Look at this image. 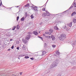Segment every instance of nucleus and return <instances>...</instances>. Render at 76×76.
Instances as JSON below:
<instances>
[{
    "instance_id": "f257e3e1",
    "label": "nucleus",
    "mask_w": 76,
    "mask_h": 76,
    "mask_svg": "<svg viewBox=\"0 0 76 76\" xmlns=\"http://www.w3.org/2000/svg\"><path fill=\"white\" fill-rule=\"evenodd\" d=\"M66 38V34H61L60 36L58 38V39L61 41H64L65 38Z\"/></svg>"
},
{
    "instance_id": "f03ea898",
    "label": "nucleus",
    "mask_w": 76,
    "mask_h": 76,
    "mask_svg": "<svg viewBox=\"0 0 76 76\" xmlns=\"http://www.w3.org/2000/svg\"><path fill=\"white\" fill-rule=\"evenodd\" d=\"M28 34H29L27 35V36L26 37V39H27V40H28L30 38H31V35H32V33H31V32H28Z\"/></svg>"
},
{
    "instance_id": "7ed1b4c3",
    "label": "nucleus",
    "mask_w": 76,
    "mask_h": 76,
    "mask_svg": "<svg viewBox=\"0 0 76 76\" xmlns=\"http://www.w3.org/2000/svg\"><path fill=\"white\" fill-rule=\"evenodd\" d=\"M57 61L56 60L53 63V64L52 65L51 68H53L54 67H56V66H57Z\"/></svg>"
},
{
    "instance_id": "20e7f679",
    "label": "nucleus",
    "mask_w": 76,
    "mask_h": 76,
    "mask_svg": "<svg viewBox=\"0 0 76 76\" xmlns=\"http://www.w3.org/2000/svg\"><path fill=\"white\" fill-rule=\"evenodd\" d=\"M27 40H28L26 39V38L25 39H22L23 42L24 43V44H26V42H27Z\"/></svg>"
},
{
    "instance_id": "39448f33",
    "label": "nucleus",
    "mask_w": 76,
    "mask_h": 76,
    "mask_svg": "<svg viewBox=\"0 0 76 76\" xmlns=\"http://www.w3.org/2000/svg\"><path fill=\"white\" fill-rule=\"evenodd\" d=\"M32 7L35 11H38V10H37L38 7H36L35 6H33Z\"/></svg>"
},
{
    "instance_id": "423d86ee",
    "label": "nucleus",
    "mask_w": 76,
    "mask_h": 76,
    "mask_svg": "<svg viewBox=\"0 0 76 76\" xmlns=\"http://www.w3.org/2000/svg\"><path fill=\"white\" fill-rule=\"evenodd\" d=\"M42 16L44 18H47V14L45 12H43L42 14Z\"/></svg>"
},
{
    "instance_id": "0eeeda50",
    "label": "nucleus",
    "mask_w": 76,
    "mask_h": 76,
    "mask_svg": "<svg viewBox=\"0 0 76 76\" xmlns=\"http://www.w3.org/2000/svg\"><path fill=\"white\" fill-rule=\"evenodd\" d=\"M51 38H52L53 41H55L56 40V38H55V37L53 35H51Z\"/></svg>"
},
{
    "instance_id": "6e6552de",
    "label": "nucleus",
    "mask_w": 76,
    "mask_h": 76,
    "mask_svg": "<svg viewBox=\"0 0 76 76\" xmlns=\"http://www.w3.org/2000/svg\"><path fill=\"white\" fill-rule=\"evenodd\" d=\"M72 23H73V22H71L67 24V25L69 26V27H72Z\"/></svg>"
},
{
    "instance_id": "1a4fd4ad",
    "label": "nucleus",
    "mask_w": 76,
    "mask_h": 76,
    "mask_svg": "<svg viewBox=\"0 0 76 76\" xmlns=\"http://www.w3.org/2000/svg\"><path fill=\"white\" fill-rule=\"evenodd\" d=\"M46 12V16L47 15L48 16H50V13H49V12H48V11H45Z\"/></svg>"
},
{
    "instance_id": "9d476101",
    "label": "nucleus",
    "mask_w": 76,
    "mask_h": 76,
    "mask_svg": "<svg viewBox=\"0 0 76 76\" xmlns=\"http://www.w3.org/2000/svg\"><path fill=\"white\" fill-rule=\"evenodd\" d=\"M33 33L35 35H37L38 34V32L37 31H33Z\"/></svg>"
},
{
    "instance_id": "9b49d317",
    "label": "nucleus",
    "mask_w": 76,
    "mask_h": 76,
    "mask_svg": "<svg viewBox=\"0 0 76 76\" xmlns=\"http://www.w3.org/2000/svg\"><path fill=\"white\" fill-rule=\"evenodd\" d=\"M25 17H23L21 18V21L22 22H23L25 20Z\"/></svg>"
},
{
    "instance_id": "f8f14e48",
    "label": "nucleus",
    "mask_w": 76,
    "mask_h": 76,
    "mask_svg": "<svg viewBox=\"0 0 76 76\" xmlns=\"http://www.w3.org/2000/svg\"><path fill=\"white\" fill-rule=\"evenodd\" d=\"M25 15L24 16V17L25 18H26V17H27L28 16V14H27V12H25Z\"/></svg>"
},
{
    "instance_id": "ddd939ff",
    "label": "nucleus",
    "mask_w": 76,
    "mask_h": 76,
    "mask_svg": "<svg viewBox=\"0 0 76 76\" xmlns=\"http://www.w3.org/2000/svg\"><path fill=\"white\" fill-rule=\"evenodd\" d=\"M67 11H68V10H66L65 11V12H63V13H61L62 15H61V16H63V15H65V12H67Z\"/></svg>"
},
{
    "instance_id": "4468645a",
    "label": "nucleus",
    "mask_w": 76,
    "mask_h": 76,
    "mask_svg": "<svg viewBox=\"0 0 76 76\" xmlns=\"http://www.w3.org/2000/svg\"><path fill=\"white\" fill-rule=\"evenodd\" d=\"M42 56H44V55H45V54L46 53H47V52H46L45 51H44L42 52Z\"/></svg>"
},
{
    "instance_id": "2eb2a0df",
    "label": "nucleus",
    "mask_w": 76,
    "mask_h": 76,
    "mask_svg": "<svg viewBox=\"0 0 76 76\" xmlns=\"http://www.w3.org/2000/svg\"><path fill=\"white\" fill-rule=\"evenodd\" d=\"M44 48L47 47V44H46V43H45V44H44Z\"/></svg>"
},
{
    "instance_id": "dca6fc26",
    "label": "nucleus",
    "mask_w": 76,
    "mask_h": 76,
    "mask_svg": "<svg viewBox=\"0 0 76 76\" xmlns=\"http://www.w3.org/2000/svg\"><path fill=\"white\" fill-rule=\"evenodd\" d=\"M54 28L55 29H56V30H58V28L57 26L54 27Z\"/></svg>"
},
{
    "instance_id": "f3484780",
    "label": "nucleus",
    "mask_w": 76,
    "mask_h": 76,
    "mask_svg": "<svg viewBox=\"0 0 76 76\" xmlns=\"http://www.w3.org/2000/svg\"><path fill=\"white\" fill-rule=\"evenodd\" d=\"M76 14V12H73L72 14L71 15L72 16H74V15H75Z\"/></svg>"
},
{
    "instance_id": "a211bd4d",
    "label": "nucleus",
    "mask_w": 76,
    "mask_h": 76,
    "mask_svg": "<svg viewBox=\"0 0 76 76\" xmlns=\"http://www.w3.org/2000/svg\"><path fill=\"white\" fill-rule=\"evenodd\" d=\"M25 7H29V4L28 3L25 6Z\"/></svg>"
},
{
    "instance_id": "6ab92c4d",
    "label": "nucleus",
    "mask_w": 76,
    "mask_h": 76,
    "mask_svg": "<svg viewBox=\"0 0 76 76\" xmlns=\"http://www.w3.org/2000/svg\"><path fill=\"white\" fill-rule=\"evenodd\" d=\"M20 28V27H19V25H18L17 26L16 28L17 29H19Z\"/></svg>"
},
{
    "instance_id": "aec40b11",
    "label": "nucleus",
    "mask_w": 76,
    "mask_h": 76,
    "mask_svg": "<svg viewBox=\"0 0 76 76\" xmlns=\"http://www.w3.org/2000/svg\"><path fill=\"white\" fill-rule=\"evenodd\" d=\"M16 28V26H14L12 27V30H13V31H14Z\"/></svg>"
},
{
    "instance_id": "412c9836",
    "label": "nucleus",
    "mask_w": 76,
    "mask_h": 76,
    "mask_svg": "<svg viewBox=\"0 0 76 76\" xmlns=\"http://www.w3.org/2000/svg\"><path fill=\"white\" fill-rule=\"evenodd\" d=\"M72 7H73V4L70 6V8H69V10H70L71 9H72Z\"/></svg>"
},
{
    "instance_id": "4be33fe9",
    "label": "nucleus",
    "mask_w": 76,
    "mask_h": 76,
    "mask_svg": "<svg viewBox=\"0 0 76 76\" xmlns=\"http://www.w3.org/2000/svg\"><path fill=\"white\" fill-rule=\"evenodd\" d=\"M49 31H50V32H51V33H53V30L50 29L49 30Z\"/></svg>"
},
{
    "instance_id": "5701e85b",
    "label": "nucleus",
    "mask_w": 76,
    "mask_h": 76,
    "mask_svg": "<svg viewBox=\"0 0 76 76\" xmlns=\"http://www.w3.org/2000/svg\"><path fill=\"white\" fill-rule=\"evenodd\" d=\"M38 38H41V39H42V41H43V38H42V37H39V36H38Z\"/></svg>"
},
{
    "instance_id": "b1692460",
    "label": "nucleus",
    "mask_w": 76,
    "mask_h": 76,
    "mask_svg": "<svg viewBox=\"0 0 76 76\" xmlns=\"http://www.w3.org/2000/svg\"><path fill=\"white\" fill-rule=\"evenodd\" d=\"M65 29H66V31H69V28H68V27H67V26L65 27Z\"/></svg>"
},
{
    "instance_id": "393cba45",
    "label": "nucleus",
    "mask_w": 76,
    "mask_h": 76,
    "mask_svg": "<svg viewBox=\"0 0 76 76\" xmlns=\"http://www.w3.org/2000/svg\"><path fill=\"white\" fill-rule=\"evenodd\" d=\"M24 58H29V57L28 56H26Z\"/></svg>"
},
{
    "instance_id": "a878e982",
    "label": "nucleus",
    "mask_w": 76,
    "mask_h": 76,
    "mask_svg": "<svg viewBox=\"0 0 76 76\" xmlns=\"http://www.w3.org/2000/svg\"><path fill=\"white\" fill-rule=\"evenodd\" d=\"M74 23H76V19H75L73 20Z\"/></svg>"
},
{
    "instance_id": "bb28decb",
    "label": "nucleus",
    "mask_w": 76,
    "mask_h": 76,
    "mask_svg": "<svg viewBox=\"0 0 76 76\" xmlns=\"http://www.w3.org/2000/svg\"><path fill=\"white\" fill-rule=\"evenodd\" d=\"M23 49L24 50V49H25V45H23V46L22 47Z\"/></svg>"
},
{
    "instance_id": "cd10ccee",
    "label": "nucleus",
    "mask_w": 76,
    "mask_h": 76,
    "mask_svg": "<svg viewBox=\"0 0 76 76\" xmlns=\"http://www.w3.org/2000/svg\"><path fill=\"white\" fill-rule=\"evenodd\" d=\"M30 17L31 18V19H33L34 18V16H33V15H31V16H30Z\"/></svg>"
},
{
    "instance_id": "c85d7f7f",
    "label": "nucleus",
    "mask_w": 76,
    "mask_h": 76,
    "mask_svg": "<svg viewBox=\"0 0 76 76\" xmlns=\"http://www.w3.org/2000/svg\"><path fill=\"white\" fill-rule=\"evenodd\" d=\"M56 53L57 55H59V52L58 51L56 52Z\"/></svg>"
},
{
    "instance_id": "c756f323",
    "label": "nucleus",
    "mask_w": 76,
    "mask_h": 76,
    "mask_svg": "<svg viewBox=\"0 0 76 76\" xmlns=\"http://www.w3.org/2000/svg\"><path fill=\"white\" fill-rule=\"evenodd\" d=\"M2 5V2H1V3H0V7Z\"/></svg>"
},
{
    "instance_id": "7c9ffc66",
    "label": "nucleus",
    "mask_w": 76,
    "mask_h": 76,
    "mask_svg": "<svg viewBox=\"0 0 76 76\" xmlns=\"http://www.w3.org/2000/svg\"><path fill=\"white\" fill-rule=\"evenodd\" d=\"M30 59L31 60H34V58L33 57L31 58Z\"/></svg>"
},
{
    "instance_id": "2f4dec72",
    "label": "nucleus",
    "mask_w": 76,
    "mask_h": 76,
    "mask_svg": "<svg viewBox=\"0 0 76 76\" xmlns=\"http://www.w3.org/2000/svg\"><path fill=\"white\" fill-rule=\"evenodd\" d=\"M73 6L75 7H76V4L75 3H74Z\"/></svg>"
},
{
    "instance_id": "473e14b6",
    "label": "nucleus",
    "mask_w": 76,
    "mask_h": 76,
    "mask_svg": "<svg viewBox=\"0 0 76 76\" xmlns=\"http://www.w3.org/2000/svg\"><path fill=\"white\" fill-rule=\"evenodd\" d=\"M42 10L43 11H45V8H42Z\"/></svg>"
},
{
    "instance_id": "72a5a7b5",
    "label": "nucleus",
    "mask_w": 76,
    "mask_h": 76,
    "mask_svg": "<svg viewBox=\"0 0 76 76\" xmlns=\"http://www.w3.org/2000/svg\"><path fill=\"white\" fill-rule=\"evenodd\" d=\"M19 17L18 16L17 17V20H19Z\"/></svg>"
},
{
    "instance_id": "f704fd0d",
    "label": "nucleus",
    "mask_w": 76,
    "mask_h": 76,
    "mask_svg": "<svg viewBox=\"0 0 76 76\" xmlns=\"http://www.w3.org/2000/svg\"><path fill=\"white\" fill-rule=\"evenodd\" d=\"M49 36H46L45 37L46 38H47L48 39H49Z\"/></svg>"
},
{
    "instance_id": "c9c22d12",
    "label": "nucleus",
    "mask_w": 76,
    "mask_h": 76,
    "mask_svg": "<svg viewBox=\"0 0 76 76\" xmlns=\"http://www.w3.org/2000/svg\"><path fill=\"white\" fill-rule=\"evenodd\" d=\"M11 48H12V49H13V48H14V45L12 46L11 47Z\"/></svg>"
},
{
    "instance_id": "e433bc0d",
    "label": "nucleus",
    "mask_w": 76,
    "mask_h": 76,
    "mask_svg": "<svg viewBox=\"0 0 76 76\" xmlns=\"http://www.w3.org/2000/svg\"><path fill=\"white\" fill-rule=\"evenodd\" d=\"M56 45H52V47L53 48H55V47H56Z\"/></svg>"
},
{
    "instance_id": "4c0bfd02",
    "label": "nucleus",
    "mask_w": 76,
    "mask_h": 76,
    "mask_svg": "<svg viewBox=\"0 0 76 76\" xmlns=\"http://www.w3.org/2000/svg\"><path fill=\"white\" fill-rule=\"evenodd\" d=\"M66 25L64 26H63V28H64V29H65V28H66Z\"/></svg>"
},
{
    "instance_id": "58836bf2",
    "label": "nucleus",
    "mask_w": 76,
    "mask_h": 76,
    "mask_svg": "<svg viewBox=\"0 0 76 76\" xmlns=\"http://www.w3.org/2000/svg\"><path fill=\"white\" fill-rule=\"evenodd\" d=\"M45 34H48V32L47 31L45 32Z\"/></svg>"
},
{
    "instance_id": "ea45409f",
    "label": "nucleus",
    "mask_w": 76,
    "mask_h": 76,
    "mask_svg": "<svg viewBox=\"0 0 76 76\" xmlns=\"http://www.w3.org/2000/svg\"><path fill=\"white\" fill-rule=\"evenodd\" d=\"M16 49L18 50H19V47H17L16 48Z\"/></svg>"
},
{
    "instance_id": "a19ab883",
    "label": "nucleus",
    "mask_w": 76,
    "mask_h": 76,
    "mask_svg": "<svg viewBox=\"0 0 76 76\" xmlns=\"http://www.w3.org/2000/svg\"><path fill=\"white\" fill-rule=\"evenodd\" d=\"M48 34L49 35H51V33H50V32H48Z\"/></svg>"
},
{
    "instance_id": "79ce46f5",
    "label": "nucleus",
    "mask_w": 76,
    "mask_h": 76,
    "mask_svg": "<svg viewBox=\"0 0 76 76\" xmlns=\"http://www.w3.org/2000/svg\"><path fill=\"white\" fill-rule=\"evenodd\" d=\"M51 38V36H49V39H50V38Z\"/></svg>"
},
{
    "instance_id": "37998d69",
    "label": "nucleus",
    "mask_w": 76,
    "mask_h": 76,
    "mask_svg": "<svg viewBox=\"0 0 76 76\" xmlns=\"http://www.w3.org/2000/svg\"><path fill=\"white\" fill-rule=\"evenodd\" d=\"M43 35L44 37H46V35H45V34H43Z\"/></svg>"
},
{
    "instance_id": "c03bdc74",
    "label": "nucleus",
    "mask_w": 76,
    "mask_h": 76,
    "mask_svg": "<svg viewBox=\"0 0 76 76\" xmlns=\"http://www.w3.org/2000/svg\"><path fill=\"white\" fill-rule=\"evenodd\" d=\"M18 56L20 57H23V56H22V55H21Z\"/></svg>"
},
{
    "instance_id": "a18cd8bd",
    "label": "nucleus",
    "mask_w": 76,
    "mask_h": 76,
    "mask_svg": "<svg viewBox=\"0 0 76 76\" xmlns=\"http://www.w3.org/2000/svg\"><path fill=\"white\" fill-rule=\"evenodd\" d=\"M42 24V22H41V23H39V25H41Z\"/></svg>"
},
{
    "instance_id": "49530a36",
    "label": "nucleus",
    "mask_w": 76,
    "mask_h": 76,
    "mask_svg": "<svg viewBox=\"0 0 76 76\" xmlns=\"http://www.w3.org/2000/svg\"><path fill=\"white\" fill-rule=\"evenodd\" d=\"M12 76H16V75H15V74H12Z\"/></svg>"
},
{
    "instance_id": "de8ad7c7",
    "label": "nucleus",
    "mask_w": 76,
    "mask_h": 76,
    "mask_svg": "<svg viewBox=\"0 0 76 76\" xmlns=\"http://www.w3.org/2000/svg\"><path fill=\"white\" fill-rule=\"evenodd\" d=\"M20 75H21L22 74V72H20Z\"/></svg>"
},
{
    "instance_id": "09e8293b",
    "label": "nucleus",
    "mask_w": 76,
    "mask_h": 76,
    "mask_svg": "<svg viewBox=\"0 0 76 76\" xmlns=\"http://www.w3.org/2000/svg\"><path fill=\"white\" fill-rule=\"evenodd\" d=\"M58 76H61V74H59L58 75Z\"/></svg>"
},
{
    "instance_id": "8fccbe9b",
    "label": "nucleus",
    "mask_w": 76,
    "mask_h": 76,
    "mask_svg": "<svg viewBox=\"0 0 76 76\" xmlns=\"http://www.w3.org/2000/svg\"><path fill=\"white\" fill-rule=\"evenodd\" d=\"M10 41H13V39H10Z\"/></svg>"
},
{
    "instance_id": "3c124183",
    "label": "nucleus",
    "mask_w": 76,
    "mask_h": 76,
    "mask_svg": "<svg viewBox=\"0 0 76 76\" xmlns=\"http://www.w3.org/2000/svg\"><path fill=\"white\" fill-rule=\"evenodd\" d=\"M73 45H75V43H73Z\"/></svg>"
},
{
    "instance_id": "603ef678",
    "label": "nucleus",
    "mask_w": 76,
    "mask_h": 76,
    "mask_svg": "<svg viewBox=\"0 0 76 76\" xmlns=\"http://www.w3.org/2000/svg\"><path fill=\"white\" fill-rule=\"evenodd\" d=\"M22 56H23H23H25V55H22Z\"/></svg>"
},
{
    "instance_id": "864d4df0",
    "label": "nucleus",
    "mask_w": 76,
    "mask_h": 76,
    "mask_svg": "<svg viewBox=\"0 0 76 76\" xmlns=\"http://www.w3.org/2000/svg\"><path fill=\"white\" fill-rule=\"evenodd\" d=\"M50 72V71H48V73H49Z\"/></svg>"
},
{
    "instance_id": "5fc2aeb1",
    "label": "nucleus",
    "mask_w": 76,
    "mask_h": 76,
    "mask_svg": "<svg viewBox=\"0 0 76 76\" xmlns=\"http://www.w3.org/2000/svg\"><path fill=\"white\" fill-rule=\"evenodd\" d=\"M8 51H10V48H9L8 50Z\"/></svg>"
},
{
    "instance_id": "6e6d98bb",
    "label": "nucleus",
    "mask_w": 76,
    "mask_h": 76,
    "mask_svg": "<svg viewBox=\"0 0 76 76\" xmlns=\"http://www.w3.org/2000/svg\"><path fill=\"white\" fill-rule=\"evenodd\" d=\"M47 2H48V1H47V2H46V3H45V4H47Z\"/></svg>"
},
{
    "instance_id": "4d7b16f0",
    "label": "nucleus",
    "mask_w": 76,
    "mask_h": 76,
    "mask_svg": "<svg viewBox=\"0 0 76 76\" xmlns=\"http://www.w3.org/2000/svg\"><path fill=\"white\" fill-rule=\"evenodd\" d=\"M31 22H30V23H29V24H31Z\"/></svg>"
},
{
    "instance_id": "13d9d810",
    "label": "nucleus",
    "mask_w": 76,
    "mask_h": 76,
    "mask_svg": "<svg viewBox=\"0 0 76 76\" xmlns=\"http://www.w3.org/2000/svg\"><path fill=\"white\" fill-rule=\"evenodd\" d=\"M39 33H40V31H39Z\"/></svg>"
},
{
    "instance_id": "bf43d9fd",
    "label": "nucleus",
    "mask_w": 76,
    "mask_h": 76,
    "mask_svg": "<svg viewBox=\"0 0 76 76\" xmlns=\"http://www.w3.org/2000/svg\"><path fill=\"white\" fill-rule=\"evenodd\" d=\"M18 59H20V58H18Z\"/></svg>"
},
{
    "instance_id": "052dcab7",
    "label": "nucleus",
    "mask_w": 76,
    "mask_h": 76,
    "mask_svg": "<svg viewBox=\"0 0 76 76\" xmlns=\"http://www.w3.org/2000/svg\"><path fill=\"white\" fill-rule=\"evenodd\" d=\"M19 6H17V7H18Z\"/></svg>"
},
{
    "instance_id": "680f3d73",
    "label": "nucleus",
    "mask_w": 76,
    "mask_h": 76,
    "mask_svg": "<svg viewBox=\"0 0 76 76\" xmlns=\"http://www.w3.org/2000/svg\"><path fill=\"white\" fill-rule=\"evenodd\" d=\"M1 45V43H0V45Z\"/></svg>"
},
{
    "instance_id": "e2e57ef3",
    "label": "nucleus",
    "mask_w": 76,
    "mask_h": 76,
    "mask_svg": "<svg viewBox=\"0 0 76 76\" xmlns=\"http://www.w3.org/2000/svg\"><path fill=\"white\" fill-rule=\"evenodd\" d=\"M45 4V5H45V4Z\"/></svg>"
},
{
    "instance_id": "0e129e2a",
    "label": "nucleus",
    "mask_w": 76,
    "mask_h": 76,
    "mask_svg": "<svg viewBox=\"0 0 76 76\" xmlns=\"http://www.w3.org/2000/svg\"><path fill=\"white\" fill-rule=\"evenodd\" d=\"M45 4V5H45V4Z\"/></svg>"
},
{
    "instance_id": "69168bd1",
    "label": "nucleus",
    "mask_w": 76,
    "mask_h": 76,
    "mask_svg": "<svg viewBox=\"0 0 76 76\" xmlns=\"http://www.w3.org/2000/svg\"><path fill=\"white\" fill-rule=\"evenodd\" d=\"M3 6L4 7V6Z\"/></svg>"
},
{
    "instance_id": "338daca9",
    "label": "nucleus",
    "mask_w": 76,
    "mask_h": 76,
    "mask_svg": "<svg viewBox=\"0 0 76 76\" xmlns=\"http://www.w3.org/2000/svg\"><path fill=\"white\" fill-rule=\"evenodd\" d=\"M10 8H9L8 9H9Z\"/></svg>"
},
{
    "instance_id": "774afa93",
    "label": "nucleus",
    "mask_w": 76,
    "mask_h": 76,
    "mask_svg": "<svg viewBox=\"0 0 76 76\" xmlns=\"http://www.w3.org/2000/svg\"><path fill=\"white\" fill-rule=\"evenodd\" d=\"M18 44H19V43H18Z\"/></svg>"
}]
</instances>
